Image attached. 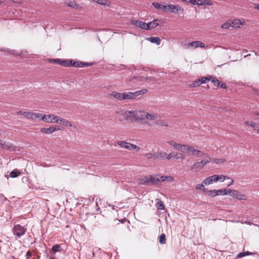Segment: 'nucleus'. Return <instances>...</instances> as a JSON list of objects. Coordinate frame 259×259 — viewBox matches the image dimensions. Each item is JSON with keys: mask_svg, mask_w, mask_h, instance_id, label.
Wrapping results in <instances>:
<instances>
[{"mask_svg": "<svg viewBox=\"0 0 259 259\" xmlns=\"http://www.w3.org/2000/svg\"><path fill=\"white\" fill-rule=\"evenodd\" d=\"M20 174V172L17 171V170H14L10 172V177L13 178H16L19 176Z\"/></svg>", "mask_w": 259, "mask_h": 259, "instance_id": "obj_42", "label": "nucleus"}, {"mask_svg": "<svg viewBox=\"0 0 259 259\" xmlns=\"http://www.w3.org/2000/svg\"><path fill=\"white\" fill-rule=\"evenodd\" d=\"M55 117H57V116L54 115H45L42 114V118H41V119L47 123H53L50 121L52 120L53 119H54V118H55ZM54 120H56V119H54Z\"/></svg>", "mask_w": 259, "mask_h": 259, "instance_id": "obj_14", "label": "nucleus"}, {"mask_svg": "<svg viewBox=\"0 0 259 259\" xmlns=\"http://www.w3.org/2000/svg\"><path fill=\"white\" fill-rule=\"evenodd\" d=\"M155 124L157 125H159L163 126H166L167 127L168 126V124L165 122L164 121L162 120H157L155 121Z\"/></svg>", "mask_w": 259, "mask_h": 259, "instance_id": "obj_41", "label": "nucleus"}, {"mask_svg": "<svg viewBox=\"0 0 259 259\" xmlns=\"http://www.w3.org/2000/svg\"><path fill=\"white\" fill-rule=\"evenodd\" d=\"M59 130H60V128L58 127V126L55 125L54 126H50L49 127L47 128H41L40 129V132L46 134H51L53 132Z\"/></svg>", "mask_w": 259, "mask_h": 259, "instance_id": "obj_8", "label": "nucleus"}, {"mask_svg": "<svg viewBox=\"0 0 259 259\" xmlns=\"http://www.w3.org/2000/svg\"><path fill=\"white\" fill-rule=\"evenodd\" d=\"M245 124L247 126H249L252 127L254 130L259 131V123H256L253 121H246L245 122Z\"/></svg>", "mask_w": 259, "mask_h": 259, "instance_id": "obj_15", "label": "nucleus"}, {"mask_svg": "<svg viewBox=\"0 0 259 259\" xmlns=\"http://www.w3.org/2000/svg\"><path fill=\"white\" fill-rule=\"evenodd\" d=\"M157 20L155 19L151 22H150L147 23L146 30H149L151 29H153L156 27L158 25H159L158 23L157 22Z\"/></svg>", "mask_w": 259, "mask_h": 259, "instance_id": "obj_17", "label": "nucleus"}, {"mask_svg": "<svg viewBox=\"0 0 259 259\" xmlns=\"http://www.w3.org/2000/svg\"><path fill=\"white\" fill-rule=\"evenodd\" d=\"M207 156H208V155L207 154H206V153H204L203 152L200 151V152L197 156L200 157H204V158H206Z\"/></svg>", "mask_w": 259, "mask_h": 259, "instance_id": "obj_52", "label": "nucleus"}, {"mask_svg": "<svg viewBox=\"0 0 259 259\" xmlns=\"http://www.w3.org/2000/svg\"><path fill=\"white\" fill-rule=\"evenodd\" d=\"M82 64H83V62L77 61H74L73 60H70V66L76 67H82Z\"/></svg>", "mask_w": 259, "mask_h": 259, "instance_id": "obj_25", "label": "nucleus"}, {"mask_svg": "<svg viewBox=\"0 0 259 259\" xmlns=\"http://www.w3.org/2000/svg\"><path fill=\"white\" fill-rule=\"evenodd\" d=\"M147 79H150V80H155L154 78L153 77H150V78L147 77L145 78V80H147Z\"/></svg>", "mask_w": 259, "mask_h": 259, "instance_id": "obj_61", "label": "nucleus"}, {"mask_svg": "<svg viewBox=\"0 0 259 259\" xmlns=\"http://www.w3.org/2000/svg\"><path fill=\"white\" fill-rule=\"evenodd\" d=\"M159 178L160 179V181L164 182L166 180V179L169 180V179H171V177L161 176Z\"/></svg>", "mask_w": 259, "mask_h": 259, "instance_id": "obj_54", "label": "nucleus"}, {"mask_svg": "<svg viewBox=\"0 0 259 259\" xmlns=\"http://www.w3.org/2000/svg\"><path fill=\"white\" fill-rule=\"evenodd\" d=\"M132 24L139 27L143 29L146 30L147 23L140 20H133L131 21Z\"/></svg>", "mask_w": 259, "mask_h": 259, "instance_id": "obj_11", "label": "nucleus"}, {"mask_svg": "<svg viewBox=\"0 0 259 259\" xmlns=\"http://www.w3.org/2000/svg\"><path fill=\"white\" fill-rule=\"evenodd\" d=\"M219 87L222 89H226V88H227L226 85L224 83L221 82V81H220V85Z\"/></svg>", "mask_w": 259, "mask_h": 259, "instance_id": "obj_58", "label": "nucleus"}, {"mask_svg": "<svg viewBox=\"0 0 259 259\" xmlns=\"http://www.w3.org/2000/svg\"><path fill=\"white\" fill-rule=\"evenodd\" d=\"M31 255H32V253H31V252H30V251H27V252H26V258H27V259L29 258L31 256Z\"/></svg>", "mask_w": 259, "mask_h": 259, "instance_id": "obj_57", "label": "nucleus"}, {"mask_svg": "<svg viewBox=\"0 0 259 259\" xmlns=\"http://www.w3.org/2000/svg\"><path fill=\"white\" fill-rule=\"evenodd\" d=\"M156 206L158 210H163L164 209V205L163 204L161 200L158 198L156 199Z\"/></svg>", "mask_w": 259, "mask_h": 259, "instance_id": "obj_23", "label": "nucleus"}, {"mask_svg": "<svg viewBox=\"0 0 259 259\" xmlns=\"http://www.w3.org/2000/svg\"><path fill=\"white\" fill-rule=\"evenodd\" d=\"M152 6L157 10H161L163 12H165L166 10V5H163L160 3L153 2L152 4Z\"/></svg>", "mask_w": 259, "mask_h": 259, "instance_id": "obj_13", "label": "nucleus"}, {"mask_svg": "<svg viewBox=\"0 0 259 259\" xmlns=\"http://www.w3.org/2000/svg\"><path fill=\"white\" fill-rule=\"evenodd\" d=\"M226 179H229L230 178L224 175H219V180H220L222 182H224Z\"/></svg>", "mask_w": 259, "mask_h": 259, "instance_id": "obj_51", "label": "nucleus"}, {"mask_svg": "<svg viewBox=\"0 0 259 259\" xmlns=\"http://www.w3.org/2000/svg\"><path fill=\"white\" fill-rule=\"evenodd\" d=\"M117 144L121 147L124 148L129 150L136 149L137 148H139V147H137L136 145L125 141H119L117 142Z\"/></svg>", "mask_w": 259, "mask_h": 259, "instance_id": "obj_4", "label": "nucleus"}, {"mask_svg": "<svg viewBox=\"0 0 259 259\" xmlns=\"http://www.w3.org/2000/svg\"><path fill=\"white\" fill-rule=\"evenodd\" d=\"M166 13H183L184 9L178 5L169 4L166 6Z\"/></svg>", "mask_w": 259, "mask_h": 259, "instance_id": "obj_2", "label": "nucleus"}, {"mask_svg": "<svg viewBox=\"0 0 259 259\" xmlns=\"http://www.w3.org/2000/svg\"><path fill=\"white\" fill-rule=\"evenodd\" d=\"M134 78L135 79H137L138 81H142V80H142V77H141L134 76Z\"/></svg>", "mask_w": 259, "mask_h": 259, "instance_id": "obj_60", "label": "nucleus"}, {"mask_svg": "<svg viewBox=\"0 0 259 259\" xmlns=\"http://www.w3.org/2000/svg\"><path fill=\"white\" fill-rule=\"evenodd\" d=\"M144 181V184L146 185L157 184L159 182H160V180L159 177L152 176L145 177Z\"/></svg>", "mask_w": 259, "mask_h": 259, "instance_id": "obj_5", "label": "nucleus"}, {"mask_svg": "<svg viewBox=\"0 0 259 259\" xmlns=\"http://www.w3.org/2000/svg\"><path fill=\"white\" fill-rule=\"evenodd\" d=\"M201 84V82L200 81V79H197L194 81L190 84L191 87H197Z\"/></svg>", "mask_w": 259, "mask_h": 259, "instance_id": "obj_39", "label": "nucleus"}, {"mask_svg": "<svg viewBox=\"0 0 259 259\" xmlns=\"http://www.w3.org/2000/svg\"><path fill=\"white\" fill-rule=\"evenodd\" d=\"M254 8L259 10V4H255Z\"/></svg>", "mask_w": 259, "mask_h": 259, "instance_id": "obj_64", "label": "nucleus"}, {"mask_svg": "<svg viewBox=\"0 0 259 259\" xmlns=\"http://www.w3.org/2000/svg\"><path fill=\"white\" fill-rule=\"evenodd\" d=\"M240 22L239 20H235L234 22H232L231 23L229 22H227L222 25V28L223 29H229L230 27H239Z\"/></svg>", "mask_w": 259, "mask_h": 259, "instance_id": "obj_10", "label": "nucleus"}, {"mask_svg": "<svg viewBox=\"0 0 259 259\" xmlns=\"http://www.w3.org/2000/svg\"><path fill=\"white\" fill-rule=\"evenodd\" d=\"M145 156L148 159H150V158H155V153H147L145 155Z\"/></svg>", "mask_w": 259, "mask_h": 259, "instance_id": "obj_48", "label": "nucleus"}, {"mask_svg": "<svg viewBox=\"0 0 259 259\" xmlns=\"http://www.w3.org/2000/svg\"><path fill=\"white\" fill-rule=\"evenodd\" d=\"M126 221V219L122 220L121 221L116 219V220H114V221L115 223H117V224H118V223H119V222H121L122 223H124V222H125Z\"/></svg>", "mask_w": 259, "mask_h": 259, "instance_id": "obj_59", "label": "nucleus"}, {"mask_svg": "<svg viewBox=\"0 0 259 259\" xmlns=\"http://www.w3.org/2000/svg\"><path fill=\"white\" fill-rule=\"evenodd\" d=\"M145 117V118L149 120H153L157 119V116L154 114H151L145 112V114H143V117Z\"/></svg>", "mask_w": 259, "mask_h": 259, "instance_id": "obj_21", "label": "nucleus"}, {"mask_svg": "<svg viewBox=\"0 0 259 259\" xmlns=\"http://www.w3.org/2000/svg\"><path fill=\"white\" fill-rule=\"evenodd\" d=\"M204 46L205 45L200 41H193L188 44L189 47H192L194 48H196L198 47H200L201 48H204Z\"/></svg>", "mask_w": 259, "mask_h": 259, "instance_id": "obj_12", "label": "nucleus"}, {"mask_svg": "<svg viewBox=\"0 0 259 259\" xmlns=\"http://www.w3.org/2000/svg\"><path fill=\"white\" fill-rule=\"evenodd\" d=\"M147 39L150 41L151 43L156 44L157 45H160V39L158 37H150L147 38Z\"/></svg>", "mask_w": 259, "mask_h": 259, "instance_id": "obj_22", "label": "nucleus"}, {"mask_svg": "<svg viewBox=\"0 0 259 259\" xmlns=\"http://www.w3.org/2000/svg\"><path fill=\"white\" fill-rule=\"evenodd\" d=\"M200 152V150L195 149L194 147L191 146L189 153H190L192 155L197 156Z\"/></svg>", "mask_w": 259, "mask_h": 259, "instance_id": "obj_32", "label": "nucleus"}, {"mask_svg": "<svg viewBox=\"0 0 259 259\" xmlns=\"http://www.w3.org/2000/svg\"><path fill=\"white\" fill-rule=\"evenodd\" d=\"M226 161V159H220V158H215L213 159L212 162L213 163L219 164V163H222Z\"/></svg>", "mask_w": 259, "mask_h": 259, "instance_id": "obj_43", "label": "nucleus"}, {"mask_svg": "<svg viewBox=\"0 0 259 259\" xmlns=\"http://www.w3.org/2000/svg\"><path fill=\"white\" fill-rule=\"evenodd\" d=\"M204 184L203 183H202V184H198L196 186V188L197 189H199V190H203L205 192L206 191V189L204 188Z\"/></svg>", "mask_w": 259, "mask_h": 259, "instance_id": "obj_46", "label": "nucleus"}, {"mask_svg": "<svg viewBox=\"0 0 259 259\" xmlns=\"http://www.w3.org/2000/svg\"><path fill=\"white\" fill-rule=\"evenodd\" d=\"M159 242L161 244L166 243V236L164 234H162L159 238Z\"/></svg>", "mask_w": 259, "mask_h": 259, "instance_id": "obj_37", "label": "nucleus"}, {"mask_svg": "<svg viewBox=\"0 0 259 259\" xmlns=\"http://www.w3.org/2000/svg\"><path fill=\"white\" fill-rule=\"evenodd\" d=\"M61 59H52L49 60V62L51 63L59 64H60Z\"/></svg>", "mask_w": 259, "mask_h": 259, "instance_id": "obj_45", "label": "nucleus"}, {"mask_svg": "<svg viewBox=\"0 0 259 259\" xmlns=\"http://www.w3.org/2000/svg\"><path fill=\"white\" fill-rule=\"evenodd\" d=\"M52 250L54 252V253H55L56 252L60 251L61 250V245L60 244H56L53 246Z\"/></svg>", "mask_w": 259, "mask_h": 259, "instance_id": "obj_38", "label": "nucleus"}, {"mask_svg": "<svg viewBox=\"0 0 259 259\" xmlns=\"http://www.w3.org/2000/svg\"><path fill=\"white\" fill-rule=\"evenodd\" d=\"M210 79H209V77H203L200 79V81L202 83H205L207 81L210 80Z\"/></svg>", "mask_w": 259, "mask_h": 259, "instance_id": "obj_49", "label": "nucleus"}, {"mask_svg": "<svg viewBox=\"0 0 259 259\" xmlns=\"http://www.w3.org/2000/svg\"><path fill=\"white\" fill-rule=\"evenodd\" d=\"M94 2L103 6H109L110 2L107 0H93Z\"/></svg>", "mask_w": 259, "mask_h": 259, "instance_id": "obj_29", "label": "nucleus"}, {"mask_svg": "<svg viewBox=\"0 0 259 259\" xmlns=\"http://www.w3.org/2000/svg\"><path fill=\"white\" fill-rule=\"evenodd\" d=\"M229 195L233 197V198H235L238 200H246V197L245 195L240 193L238 191L236 190H231L230 193Z\"/></svg>", "mask_w": 259, "mask_h": 259, "instance_id": "obj_7", "label": "nucleus"}, {"mask_svg": "<svg viewBox=\"0 0 259 259\" xmlns=\"http://www.w3.org/2000/svg\"><path fill=\"white\" fill-rule=\"evenodd\" d=\"M42 114L29 112L28 118L31 119H35L37 118H39L41 119V118H42Z\"/></svg>", "mask_w": 259, "mask_h": 259, "instance_id": "obj_18", "label": "nucleus"}, {"mask_svg": "<svg viewBox=\"0 0 259 259\" xmlns=\"http://www.w3.org/2000/svg\"><path fill=\"white\" fill-rule=\"evenodd\" d=\"M209 79H210V81L213 84L214 86L217 87H219L220 85V81L217 79L215 77L213 76H209Z\"/></svg>", "mask_w": 259, "mask_h": 259, "instance_id": "obj_26", "label": "nucleus"}, {"mask_svg": "<svg viewBox=\"0 0 259 259\" xmlns=\"http://www.w3.org/2000/svg\"><path fill=\"white\" fill-rule=\"evenodd\" d=\"M1 50L2 52H8V53H11V54H13V51L10 50H9L8 49H2Z\"/></svg>", "mask_w": 259, "mask_h": 259, "instance_id": "obj_55", "label": "nucleus"}, {"mask_svg": "<svg viewBox=\"0 0 259 259\" xmlns=\"http://www.w3.org/2000/svg\"><path fill=\"white\" fill-rule=\"evenodd\" d=\"M221 193L220 191H218L216 190H208L206 189V191L205 193L209 196L211 197H214L215 196L219 195V193Z\"/></svg>", "mask_w": 259, "mask_h": 259, "instance_id": "obj_20", "label": "nucleus"}, {"mask_svg": "<svg viewBox=\"0 0 259 259\" xmlns=\"http://www.w3.org/2000/svg\"><path fill=\"white\" fill-rule=\"evenodd\" d=\"M178 154H175L174 153H171L168 154H166V159L167 160H170L173 157H176Z\"/></svg>", "mask_w": 259, "mask_h": 259, "instance_id": "obj_47", "label": "nucleus"}, {"mask_svg": "<svg viewBox=\"0 0 259 259\" xmlns=\"http://www.w3.org/2000/svg\"><path fill=\"white\" fill-rule=\"evenodd\" d=\"M60 65L65 67H68L70 66V60H62L61 59Z\"/></svg>", "mask_w": 259, "mask_h": 259, "instance_id": "obj_35", "label": "nucleus"}, {"mask_svg": "<svg viewBox=\"0 0 259 259\" xmlns=\"http://www.w3.org/2000/svg\"><path fill=\"white\" fill-rule=\"evenodd\" d=\"M111 95L113 96L114 98L119 100H122V95L121 93H117L115 92H113L111 93Z\"/></svg>", "mask_w": 259, "mask_h": 259, "instance_id": "obj_30", "label": "nucleus"}, {"mask_svg": "<svg viewBox=\"0 0 259 259\" xmlns=\"http://www.w3.org/2000/svg\"><path fill=\"white\" fill-rule=\"evenodd\" d=\"M211 161V159L208 156H206V158L203 160H202L200 162L202 167H203L206 164L209 163Z\"/></svg>", "mask_w": 259, "mask_h": 259, "instance_id": "obj_36", "label": "nucleus"}, {"mask_svg": "<svg viewBox=\"0 0 259 259\" xmlns=\"http://www.w3.org/2000/svg\"><path fill=\"white\" fill-rule=\"evenodd\" d=\"M190 3L192 4L193 5H197L200 6L203 4V2L198 3L197 2V0H192Z\"/></svg>", "mask_w": 259, "mask_h": 259, "instance_id": "obj_50", "label": "nucleus"}, {"mask_svg": "<svg viewBox=\"0 0 259 259\" xmlns=\"http://www.w3.org/2000/svg\"><path fill=\"white\" fill-rule=\"evenodd\" d=\"M191 146L187 145H182L180 151L184 153H189Z\"/></svg>", "mask_w": 259, "mask_h": 259, "instance_id": "obj_31", "label": "nucleus"}, {"mask_svg": "<svg viewBox=\"0 0 259 259\" xmlns=\"http://www.w3.org/2000/svg\"><path fill=\"white\" fill-rule=\"evenodd\" d=\"M93 63H85L83 62V64H82V67L84 66L88 67L92 65Z\"/></svg>", "mask_w": 259, "mask_h": 259, "instance_id": "obj_56", "label": "nucleus"}, {"mask_svg": "<svg viewBox=\"0 0 259 259\" xmlns=\"http://www.w3.org/2000/svg\"><path fill=\"white\" fill-rule=\"evenodd\" d=\"M255 253H254V252H250V251H244V252H241L239 253H238L237 256H236V257L237 258H240V257H244L246 255H253V254H255Z\"/></svg>", "mask_w": 259, "mask_h": 259, "instance_id": "obj_24", "label": "nucleus"}, {"mask_svg": "<svg viewBox=\"0 0 259 259\" xmlns=\"http://www.w3.org/2000/svg\"><path fill=\"white\" fill-rule=\"evenodd\" d=\"M218 191H220L221 193H219L220 195H229L230 194L231 189H221L220 190H218Z\"/></svg>", "mask_w": 259, "mask_h": 259, "instance_id": "obj_33", "label": "nucleus"}, {"mask_svg": "<svg viewBox=\"0 0 259 259\" xmlns=\"http://www.w3.org/2000/svg\"><path fill=\"white\" fill-rule=\"evenodd\" d=\"M203 168L202 165H201V163H200V162H196L195 163H194L193 165V166H192V169H201Z\"/></svg>", "mask_w": 259, "mask_h": 259, "instance_id": "obj_40", "label": "nucleus"}, {"mask_svg": "<svg viewBox=\"0 0 259 259\" xmlns=\"http://www.w3.org/2000/svg\"><path fill=\"white\" fill-rule=\"evenodd\" d=\"M55 119H56V120L55 121L54 118L52 120H50V121L52 122L53 123L62 124L66 126H72V124L69 120L63 118H61L59 116L55 117Z\"/></svg>", "mask_w": 259, "mask_h": 259, "instance_id": "obj_6", "label": "nucleus"}, {"mask_svg": "<svg viewBox=\"0 0 259 259\" xmlns=\"http://www.w3.org/2000/svg\"><path fill=\"white\" fill-rule=\"evenodd\" d=\"M179 158L184 159V156L182 154H180V155L179 156L177 157V159H179Z\"/></svg>", "mask_w": 259, "mask_h": 259, "instance_id": "obj_63", "label": "nucleus"}, {"mask_svg": "<svg viewBox=\"0 0 259 259\" xmlns=\"http://www.w3.org/2000/svg\"><path fill=\"white\" fill-rule=\"evenodd\" d=\"M147 90H140V91H136L134 93H132V99H135V98H136L137 97L139 96V95H141L142 94H144Z\"/></svg>", "mask_w": 259, "mask_h": 259, "instance_id": "obj_28", "label": "nucleus"}, {"mask_svg": "<svg viewBox=\"0 0 259 259\" xmlns=\"http://www.w3.org/2000/svg\"><path fill=\"white\" fill-rule=\"evenodd\" d=\"M17 114L20 115H22L24 117H26L28 118V116L29 114V112L28 111H20L17 112Z\"/></svg>", "mask_w": 259, "mask_h": 259, "instance_id": "obj_44", "label": "nucleus"}, {"mask_svg": "<svg viewBox=\"0 0 259 259\" xmlns=\"http://www.w3.org/2000/svg\"><path fill=\"white\" fill-rule=\"evenodd\" d=\"M67 5L68 7H69L73 9H75V10H77L80 8L79 5H78L74 1L69 2L67 4Z\"/></svg>", "mask_w": 259, "mask_h": 259, "instance_id": "obj_27", "label": "nucleus"}, {"mask_svg": "<svg viewBox=\"0 0 259 259\" xmlns=\"http://www.w3.org/2000/svg\"><path fill=\"white\" fill-rule=\"evenodd\" d=\"M166 153L165 152L158 151L155 153V158H159L161 159H166Z\"/></svg>", "mask_w": 259, "mask_h": 259, "instance_id": "obj_19", "label": "nucleus"}, {"mask_svg": "<svg viewBox=\"0 0 259 259\" xmlns=\"http://www.w3.org/2000/svg\"><path fill=\"white\" fill-rule=\"evenodd\" d=\"M182 144H177V143H175V144H174V147L176 149H177V150H179L180 151L181 150V147H182Z\"/></svg>", "mask_w": 259, "mask_h": 259, "instance_id": "obj_53", "label": "nucleus"}, {"mask_svg": "<svg viewBox=\"0 0 259 259\" xmlns=\"http://www.w3.org/2000/svg\"><path fill=\"white\" fill-rule=\"evenodd\" d=\"M143 114H145V112L139 110L126 111L124 115L126 116L127 120L139 121L143 119Z\"/></svg>", "mask_w": 259, "mask_h": 259, "instance_id": "obj_1", "label": "nucleus"}, {"mask_svg": "<svg viewBox=\"0 0 259 259\" xmlns=\"http://www.w3.org/2000/svg\"><path fill=\"white\" fill-rule=\"evenodd\" d=\"M123 100L125 99H131L132 98V92H124L122 93Z\"/></svg>", "mask_w": 259, "mask_h": 259, "instance_id": "obj_34", "label": "nucleus"}, {"mask_svg": "<svg viewBox=\"0 0 259 259\" xmlns=\"http://www.w3.org/2000/svg\"><path fill=\"white\" fill-rule=\"evenodd\" d=\"M167 143H168L169 145H172L173 146H174V144H175V143H174V142H173V141H168V142H167Z\"/></svg>", "mask_w": 259, "mask_h": 259, "instance_id": "obj_62", "label": "nucleus"}, {"mask_svg": "<svg viewBox=\"0 0 259 259\" xmlns=\"http://www.w3.org/2000/svg\"><path fill=\"white\" fill-rule=\"evenodd\" d=\"M26 228L21 226L20 225H16L13 229V232L18 237H20L25 233Z\"/></svg>", "mask_w": 259, "mask_h": 259, "instance_id": "obj_3", "label": "nucleus"}, {"mask_svg": "<svg viewBox=\"0 0 259 259\" xmlns=\"http://www.w3.org/2000/svg\"><path fill=\"white\" fill-rule=\"evenodd\" d=\"M2 148L10 151H14L15 147L11 143H6V142H3Z\"/></svg>", "mask_w": 259, "mask_h": 259, "instance_id": "obj_16", "label": "nucleus"}, {"mask_svg": "<svg viewBox=\"0 0 259 259\" xmlns=\"http://www.w3.org/2000/svg\"><path fill=\"white\" fill-rule=\"evenodd\" d=\"M219 181V175H214L211 176L206 179H205L203 181V183L205 185H207L213 183V182H215Z\"/></svg>", "mask_w": 259, "mask_h": 259, "instance_id": "obj_9", "label": "nucleus"}]
</instances>
